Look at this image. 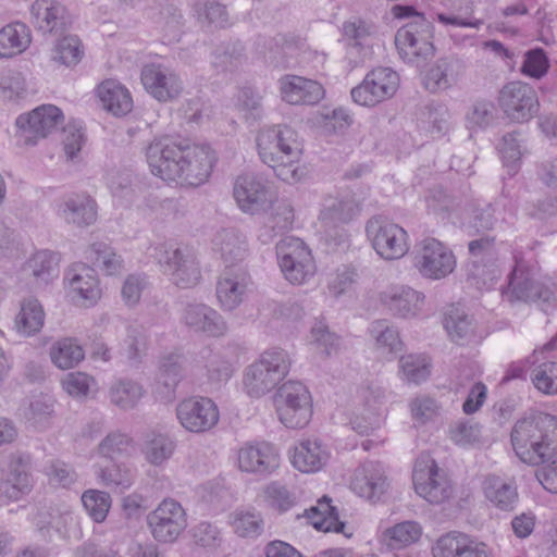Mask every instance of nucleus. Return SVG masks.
<instances>
[{
  "label": "nucleus",
  "mask_w": 557,
  "mask_h": 557,
  "mask_svg": "<svg viewBox=\"0 0 557 557\" xmlns=\"http://www.w3.org/2000/svg\"><path fill=\"white\" fill-rule=\"evenodd\" d=\"M258 153L261 161L273 169L283 182L295 184L306 175V168L299 164L302 146L298 133L286 124L262 128L257 136Z\"/></svg>",
  "instance_id": "f257e3e1"
},
{
  "label": "nucleus",
  "mask_w": 557,
  "mask_h": 557,
  "mask_svg": "<svg viewBox=\"0 0 557 557\" xmlns=\"http://www.w3.org/2000/svg\"><path fill=\"white\" fill-rule=\"evenodd\" d=\"M510 442L516 456L529 466H541L557 451V418L535 412L517 420Z\"/></svg>",
  "instance_id": "f03ea898"
},
{
  "label": "nucleus",
  "mask_w": 557,
  "mask_h": 557,
  "mask_svg": "<svg viewBox=\"0 0 557 557\" xmlns=\"http://www.w3.org/2000/svg\"><path fill=\"white\" fill-rule=\"evenodd\" d=\"M394 11L397 17L411 18L395 35V45L401 59L416 62L418 59L425 60L432 57L435 51L432 42V23L422 13L414 11L412 7L397 5Z\"/></svg>",
  "instance_id": "7ed1b4c3"
},
{
  "label": "nucleus",
  "mask_w": 557,
  "mask_h": 557,
  "mask_svg": "<svg viewBox=\"0 0 557 557\" xmlns=\"http://www.w3.org/2000/svg\"><path fill=\"white\" fill-rule=\"evenodd\" d=\"M292 360L287 351L272 348L248 366L244 373V388L248 396L260 398L271 392L289 372Z\"/></svg>",
  "instance_id": "20e7f679"
},
{
  "label": "nucleus",
  "mask_w": 557,
  "mask_h": 557,
  "mask_svg": "<svg viewBox=\"0 0 557 557\" xmlns=\"http://www.w3.org/2000/svg\"><path fill=\"white\" fill-rule=\"evenodd\" d=\"M280 421L289 429L306 426L312 417V401L308 388L299 381H287L274 395Z\"/></svg>",
  "instance_id": "39448f33"
},
{
  "label": "nucleus",
  "mask_w": 557,
  "mask_h": 557,
  "mask_svg": "<svg viewBox=\"0 0 557 557\" xmlns=\"http://www.w3.org/2000/svg\"><path fill=\"white\" fill-rule=\"evenodd\" d=\"M412 483L416 493L430 504H443L454 494L453 484L446 472L425 454H421L414 462Z\"/></svg>",
  "instance_id": "423d86ee"
},
{
  "label": "nucleus",
  "mask_w": 557,
  "mask_h": 557,
  "mask_svg": "<svg viewBox=\"0 0 557 557\" xmlns=\"http://www.w3.org/2000/svg\"><path fill=\"white\" fill-rule=\"evenodd\" d=\"M412 265L422 277L436 281L455 270L456 257L444 243L426 237L416 244Z\"/></svg>",
  "instance_id": "0eeeda50"
},
{
  "label": "nucleus",
  "mask_w": 557,
  "mask_h": 557,
  "mask_svg": "<svg viewBox=\"0 0 557 557\" xmlns=\"http://www.w3.org/2000/svg\"><path fill=\"white\" fill-rule=\"evenodd\" d=\"M276 256L284 277L294 285L306 284L315 273V263L307 245L297 237H285L276 245Z\"/></svg>",
  "instance_id": "6e6552de"
},
{
  "label": "nucleus",
  "mask_w": 557,
  "mask_h": 557,
  "mask_svg": "<svg viewBox=\"0 0 557 557\" xmlns=\"http://www.w3.org/2000/svg\"><path fill=\"white\" fill-rule=\"evenodd\" d=\"M154 259L171 275L173 283L181 288H189L198 284L201 274L194 253L187 248L172 244H160L154 247Z\"/></svg>",
  "instance_id": "1a4fd4ad"
},
{
  "label": "nucleus",
  "mask_w": 557,
  "mask_h": 557,
  "mask_svg": "<svg viewBox=\"0 0 557 557\" xmlns=\"http://www.w3.org/2000/svg\"><path fill=\"white\" fill-rule=\"evenodd\" d=\"M366 232L374 250L383 259H399L409 249L407 232L398 224L382 216L370 219L367 223Z\"/></svg>",
  "instance_id": "9d476101"
},
{
  "label": "nucleus",
  "mask_w": 557,
  "mask_h": 557,
  "mask_svg": "<svg viewBox=\"0 0 557 557\" xmlns=\"http://www.w3.org/2000/svg\"><path fill=\"white\" fill-rule=\"evenodd\" d=\"M189 143L178 140L170 136L154 138L146 149V158L151 173L163 181H177V175H172L173 165L183 166V160Z\"/></svg>",
  "instance_id": "9b49d317"
},
{
  "label": "nucleus",
  "mask_w": 557,
  "mask_h": 557,
  "mask_svg": "<svg viewBox=\"0 0 557 557\" xmlns=\"http://www.w3.org/2000/svg\"><path fill=\"white\" fill-rule=\"evenodd\" d=\"M147 524L156 541L173 543L187 528V515L177 500L164 498L148 513Z\"/></svg>",
  "instance_id": "f8f14e48"
},
{
  "label": "nucleus",
  "mask_w": 557,
  "mask_h": 557,
  "mask_svg": "<svg viewBox=\"0 0 557 557\" xmlns=\"http://www.w3.org/2000/svg\"><path fill=\"white\" fill-rule=\"evenodd\" d=\"M398 86L399 76L395 71L389 67H376L370 71L350 94L356 103L373 107L393 97Z\"/></svg>",
  "instance_id": "ddd939ff"
},
{
  "label": "nucleus",
  "mask_w": 557,
  "mask_h": 557,
  "mask_svg": "<svg viewBox=\"0 0 557 557\" xmlns=\"http://www.w3.org/2000/svg\"><path fill=\"white\" fill-rule=\"evenodd\" d=\"M499 107L511 121L528 122L539 111L540 103L535 90L522 82H510L499 91Z\"/></svg>",
  "instance_id": "4468645a"
},
{
  "label": "nucleus",
  "mask_w": 557,
  "mask_h": 557,
  "mask_svg": "<svg viewBox=\"0 0 557 557\" xmlns=\"http://www.w3.org/2000/svg\"><path fill=\"white\" fill-rule=\"evenodd\" d=\"M214 151L208 145L190 144L187 147L183 166L173 165L169 172L177 175V181L190 186L203 184L210 176L215 163Z\"/></svg>",
  "instance_id": "2eb2a0df"
},
{
  "label": "nucleus",
  "mask_w": 557,
  "mask_h": 557,
  "mask_svg": "<svg viewBox=\"0 0 557 557\" xmlns=\"http://www.w3.org/2000/svg\"><path fill=\"white\" fill-rule=\"evenodd\" d=\"M176 417L185 430L203 433L218 423L219 409L208 397H189L177 405Z\"/></svg>",
  "instance_id": "dca6fc26"
},
{
  "label": "nucleus",
  "mask_w": 557,
  "mask_h": 557,
  "mask_svg": "<svg viewBox=\"0 0 557 557\" xmlns=\"http://www.w3.org/2000/svg\"><path fill=\"white\" fill-rule=\"evenodd\" d=\"M63 121L61 110L52 104H44L28 114L16 119L18 136L25 145H35L39 138H45Z\"/></svg>",
  "instance_id": "f3484780"
},
{
  "label": "nucleus",
  "mask_w": 557,
  "mask_h": 557,
  "mask_svg": "<svg viewBox=\"0 0 557 557\" xmlns=\"http://www.w3.org/2000/svg\"><path fill=\"white\" fill-rule=\"evenodd\" d=\"M30 457L26 454H14L10 457L5 478L0 481V499L16 502L33 488Z\"/></svg>",
  "instance_id": "a211bd4d"
},
{
  "label": "nucleus",
  "mask_w": 557,
  "mask_h": 557,
  "mask_svg": "<svg viewBox=\"0 0 557 557\" xmlns=\"http://www.w3.org/2000/svg\"><path fill=\"white\" fill-rule=\"evenodd\" d=\"M250 275L243 267H226L219 276L215 295L222 310L233 311L244 301Z\"/></svg>",
  "instance_id": "6ab92c4d"
},
{
  "label": "nucleus",
  "mask_w": 557,
  "mask_h": 557,
  "mask_svg": "<svg viewBox=\"0 0 557 557\" xmlns=\"http://www.w3.org/2000/svg\"><path fill=\"white\" fill-rule=\"evenodd\" d=\"M33 24L42 34L62 36L70 29L73 17L57 0H36L30 7Z\"/></svg>",
  "instance_id": "aec40b11"
},
{
  "label": "nucleus",
  "mask_w": 557,
  "mask_h": 557,
  "mask_svg": "<svg viewBox=\"0 0 557 557\" xmlns=\"http://www.w3.org/2000/svg\"><path fill=\"white\" fill-rule=\"evenodd\" d=\"M141 83L145 89L159 101H170L178 97L183 83L178 75L160 64H147L141 70Z\"/></svg>",
  "instance_id": "412c9836"
},
{
  "label": "nucleus",
  "mask_w": 557,
  "mask_h": 557,
  "mask_svg": "<svg viewBox=\"0 0 557 557\" xmlns=\"http://www.w3.org/2000/svg\"><path fill=\"white\" fill-rule=\"evenodd\" d=\"M502 295L509 302L515 301H536L543 299L547 305L553 299L552 293L535 282L531 273L517 265L508 275V282L502 289Z\"/></svg>",
  "instance_id": "4be33fe9"
},
{
  "label": "nucleus",
  "mask_w": 557,
  "mask_h": 557,
  "mask_svg": "<svg viewBox=\"0 0 557 557\" xmlns=\"http://www.w3.org/2000/svg\"><path fill=\"white\" fill-rule=\"evenodd\" d=\"M55 212L66 224L87 227L97 221L98 206L87 193H73L58 202Z\"/></svg>",
  "instance_id": "5701e85b"
},
{
  "label": "nucleus",
  "mask_w": 557,
  "mask_h": 557,
  "mask_svg": "<svg viewBox=\"0 0 557 557\" xmlns=\"http://www.w3.org/2000/svg\"><path fill=\"white\" fill-rule=\"evenodd\" d=\"M182 321L194 332L211 337L224 336L228 331L225 319L215 309L206 304H187L182 312Z\"/></svg>",
  "instance_id": "b1692460"
},
{
  "label": "nucleus",
  "mask_w": 557,
  "mask_h": 557,
  "mask_svg": "<svg viewBox=\"0 0 557 557\" xmlns=\"http://www.w3.org/2000/svg\"><path fill=\"white\" fill-rule=\"evenodd\" d=\"M69 295L78 305L94 306L101 297L99 278L95 270L87 265H75L65 275Z\"/></svg>",
  "instance_id": "393cba45"
},
{
  "label": "nucleus",
  "mask_w": 557,
  "mask_h": 557,
  "mask_svg": "<svg viewBox=\"0 0 557 557\" xmlns=\"http://www.w3.org/2000/svg\"><path fill=\"white\" fill-rule=\"evenodd\" d=\"M388 486L385 470L380 462L367 461L355 472L351 490L360 497L376 502Z\"/></svg>",
  "instance_id": "a878e982"
},
{
  "label": "nucleus",
  "mask_w": 557,
  "mask_h": 557,
  "mask_svg": "<svg viewBox=\"0 0 557 557\" xmlns=\"http://www.w3.org/2000/svg\"><path fill=\"white\" fill-rule=\"evenodd\" d=\"M238 466L242 471L270 474L280 466V455L275 447L267 442L247 445L238 451Z\"/></svg>",
  "instance_id": "bb28decb"
},
{
  "label": "nucleus",
  "mask_w": 557,
  "mask_h": 557,
  "mask_svg": "<svg viewBox=\"0 0 557 557\" xmlns=\"http://www.w3.org/2000/svg\"><path fill=\"white\" fill-rule=\"evenodd\" d=\"M433 555L434 557H492L484 543L457 532L441 536L433 548Z\"/></svg>",
  "instance_id": "cd10ccee"
},
{
  "label": "nucleus",
  "mask_w": 557,
  "mask_h": 557,
  "mask_svg": "<svg viewBox=\"0 0 557 557\" xmlns=\"http://www.w3.org/2000/svg\"><path fill=\"white\" fill-rule=\"evenodd\" d=\"M282 99L290 104H315L325 90L317 81L297 75H285L280 79Z\"/></svg>",
  "instance_id": "c85d7f7f"
},
{
  "label": "nucleus",
  "mask_w": 557,
  "mask_h": 557,
  "mask_svg": "<svg viewBox=\"0 0 557 557\" xmlns=\"http://www.w3.org/2000/svg\"><path fill=\"white\" fill-rule=\"evenodd\" d=\"M381 301L393 315L407 319L421 311L424 295L411 287L398 286L382 293Z\"/></svg>",
  "instance_id": "c756f323"
},
{
  "label": "nucleus",
  "mask_w": 557,
  "mask_h": 557,
  "mask_svg": "<svg viewBox=\"0 0 557 557\" xmlns=\"http://www.w3.org/2000/svg\"><path fill=\"white\" fill-rule=\"evenodd\" d=\"M294 222V209L287 200H276L270 211L263 216L262 225L258 231V239L268 245L281 234L289 231Z\"/></svg>",
  "instance_id": "7c9ffc66"
},
{
  "label": "nucleus",
  "mask_w": 557,
  "mask_h": 557,
  "mask_svg": "<svg viewBox=\"0 0 557 557\" xmlns=\"http://www.w3.org/2000/svg\"><path fill=\"white\" fill-rule=\"evenodd\" d=\"M359 211V203L350 193L329 196L323 201L319 220L329 227H335L350 222Z\"/></svg>",
  "instance_id": "2f4dec72"
},
{
  "label": "nucleus",
  "mask_w": 557,
  "mask_h": 557,
  "mask_svg": "<svg viewBox=\"0 0 557 557\" xmlns=\"http://www.w3.org/2000/svg\"><path fill=\"white\" fill-rule=\"evenodd\" d=\"M462 65L457 59H438L425 73L423 85L426 90L437 92L450 88L458 79Z\"/></svg>",
  "instance_id": "473e14b6"
},
{
  "label": "nucleus",
  "mask_w": 557,
  "mask_h": 557,
  "mask_svg": "<svg viewBox=\"0 0 557 557\" xmlns=\"http://www.w3.org/2000/svg\"><path fill=\"white\" fill-rule=\"evenodd\" d=\"M234 198L243 211L255 213L265 200V186L253 174H243L235 182Z\"/></svg>",
  "instance_id": "72a5a7b5"
},
{
  "label": "nucleus",
  "mask_w": 557,
  "mask_h": 557,
  "mask_svg": "<svg viewBox=\"0 0 557 557\" xmlns=\"http://www.w3.org/2000/svg\"><path fill=\"white\" fill-rule=\"evenodd\" d=\"M329 460V453L317 438L304 440L295 446L292 462L301 472L319 471Z\"/></svg>",
  "instance_id": "f704fd0d"
},
{
  "label": "nucleus",
  "mask_w": 557,
  "mask_h": 557,
  "mask_svg": "<svg viewBox=\"0 0 557 557\" xmlns=\"http://www.w3.org/2000/svg\"><path fill=\"white\" fill-rule=\"evenodd\" d=\"M483 491L486 499L499 510L512 511L518 505L519 494L513 482L490 475L484 480Z\"/></svg>",
  "instance_id": "c9c22d12"
},
{
  "label": "nucleus",
  "mask_w": 557,
  "mask_h": 557,
  "mask_svg": "<svg viewBox=\"0 0 557 557\" xmlns=\"http://www.w3.org/2000/svg\"><path fill=\"white\" fill-rule=\"evenodd\" d=\"M95 473L100 484L117 493L131 488L136 478L135 469L126 462L112 461L106 466L99 465Z\"/></svg>",
  "instance_id": "e433bc0d"
},
{
  "label": "nucleus",
  "mask_w": 557,
  "mask_h": 557,
  "mask_svg": "<svg viewBox=\"0 0 557 557\" xmlns=\"http://www.w3.org/2000/svg\"><path fill=\"white\" fill-rule=\"evenodd\" d=\"M103 108L115 116H124L132 111L133 100L129 91L114 79L102 82L97 89Z\"/></svg>",
  "instance_id": "4c0bfd02"
},
{
  "label": "nucleus",
  "mask_w": 557,
  "mask_h": 557,
  "mask_svg": "<svg viewBox=\"0 0 557 557\" xmlns=\"http://www.w3.org/2000/svg\"><path fill=\"white\" fill-rule=\"evenodd\" d=\"M213 246L220 253L226 267H237L247 253L245 237L235 228H223L213 238Z\"/></svg>",
  "instance_id": "58836bf2"
},
{
  "label": "nucleus",
  "mask_w": 557,
  "mask_h": 557,
  "mask_svg": "<svg viewBox=\"0 0 557 557\" xmlns=\"http://www.w3.org/2000/svg\"><path fill=\"white\" fill-rule=\"evenodd\" d=\"M539 352H534L527 358L530 364V380L533 386L544 395L557 394V361L540 362Z\"/></svg>",
  "instance_id": "ea45409f"
},
{
  "label": "nucleus",
  "mask_w": 557,
  "mask_h": 557,
  "mask_svg": "<svg viewBox=\"0 0 557 557\" xmlns=\"http://www.w3.org/2000/svg\"><path fill=\"white\" fill-rule=\"evenodd\" d=\"M86 259L92 264V269H98L104 275L120 274L124 267L122 257L115 249L104 243H92L86 250Z\"/></svg>",
  "instance_id": "a19ab883"
},
{
  "label": "nucleus",
  "mask_w": 557,
  "mask_h": 557,
  "mask_svg": "<svg viewBox=\"0 0 557 557\" xmlns=\"http://www.w3.org/2000/svg\"><path fill=\"white\" fill-rule=\"evenodd\" d=\"M29 44V29L24 23H11L0 29V58H12L20 54L27 49Z\"/></svg>",
  "instance_id": "79ce46f5"
},
{
  "label": "nucleus",
  "mask_w": 557,
  "mask_h": 557,
  "mask_svg": "<svg viewBox=\"0 0 557 557\" xmlns=\"http://www.w3.org/2000/svg\"><path fill=\"white\" fill-rule=\"evenodd\" d=\"M372 25L361 18H350L343 24L342 36L348 53L361 54L370 46Z\"/></svg>",
  "instance_id": "37998d69"
},
{
  "label": "nucleus",
  "mask_w": 557,
  "mask_h": 557,
  "mask_svg": "<svg viewBox=\"0 0 557 557\" xmlns=\"http://www.w3.org/2000/svg\"><path fill=\"white\" fill-rule=\"evenodd\" d=\"M444 327L453 342L458 345L470 343L474 338L473 319L459 308H450L445 314Z\"/></svg>",
  "instance_id": "c03bdc74"
},
{
  "label": "nucleus",
  "mask_w": 557,
  "mask_h": 557,
  "mask_svg": "<svg viewBox=\"0 0 557 557\" xmlns=\"http://www.w3.org/2000/svg\"><path fill=\"white\" fill-rule=\"evenodd\" d=\"M45 312L41 304L35 298L25 299L15 318L16 331L24 336L38 333L44 326Z\"/></svg>",
  "instance_id": "a18cd8bd"
},
{
  "label": "nucleus",
  "mask_w": 557,
  "mask_h": 557,
  "mask_svg": "<svg viewBox=\"0 0 557 557\" xmlns=\"http://www.w3.org/2000/svg\"><path fill=\"white\" fill-rule=\"evenodd\" d=\"M186 358L180 351L163 355L159 360V380L173 393L184 377Z\"/></svg>",
  "instance_id": "49530a36"
},
{
  "label": "nucleus",
  "mask_w": 557,
  "mask_h": 557,
  "mask_svg": "<svg viewBox=\"0 0 557 557\" xmlns=\"http://www.w3.org/2000/svg\"><path fill=\"white\" fill-rule=\"evenodd\" d=\"M133 451V438L128 434L120 431L108 433L97 446L98 455L110 461L131 456Z\"/></svg>",
  "instance_id": "de8ad7c7"
},
{
  "label": "nucleus",
  "mask_w": 557,
  "mask_h": 557,
  "mask_svg": "<svg viewBox=\"0 0 557 557\" xmlns=\"http://www.w3.org/2000/svg\"><path fill=\"white\" fill-rule=\"evenodd\" d=\"M143 396V386L132 380H119L109 389L110 401L122 410L135 408Z\"/></svg>",
  "instance_id": "09e8293b"
},
{
  "label": "nucleus",
  "mask_w": 557,
  "mask_h": 557,
  "mask_svg": "<svg viewBox=\"0 0 557 557\" xmlns=\"http://www.w3.org/2000/svg\"><path fill=\"white\" fill-rule=\"evenodd\" d=\"M82 42L75 35H62L51 49V61L66 67L75 66L82 60Z\"/></svg>",
  "instance_id": "8fccbe9b"
},
{
  "label": "nucleus",
  "mask_w": 557,
  "mask_h": 557,
  "mask_svg": "<svg viewBox=\"0 0 557 557\" xmlns=\"http://www.w3.org/2000/svg\"><path fill=\"white\" fill-rule=\"evenodd\" d=\"M85 357L84 349L73 338L55 342L50 348V358L58 368L66 370L76 367Z\"/></svg>",
  "instance_id": "3c124183"
},
{
  "label": "nucleus",
  "mask_w": 557,
  "mask_h": 557,
  "mask_svg": "<svg viewBox=\"0 0 557 557\" xmlns=\"http://www.w3.org/2000/svg\"><path fill=\"white\" fill-rule=\"evenodd\" d=\"M307 517L317 530L336 533L344 531L345 523L338 519L336 508L330 505V499L326 497L319 503L318 507L307 510Z\"/></svg>",
  "instance_id": "603ef678"
},
{
  "label": "nucleus",
  "mask_w": 557,
  "mask_h": 557,
  "mask_svg": "<svg viewBox=\"0 0 557 557\" xmlns=\"http://www.w3.org/2000/svg\"><path fill=\"white\" fill-rule=\"evenodd\" d=\"M176 443L170 436L161 433L151 434L145 442L143 453L152 466H161L174 454Z\"/></svg>",
  "instance_id": "864d4df0"
},
{
  "label": "nucleus",
  "mask_w": 557,
  "mask_h": 557,
  "mask_svg": "<svg viewBox=\"0 0 557 557\" xmlns=\"http://www.w3.org/2000/svg\"><path fill=\"white\" fill-rule=\"evenodd\" d=\"M194 12L202 24L225 28L232 25L227 9L218 0H196Z\"/></svg>",
  "instance_id": "5fc2aeb1"
},
{
  "label": "nucleus",
  "mask_w": 557,
  "mask_h": 557,
  "mask_svg": "<svg viewBox=\"0 0 557 557\" xmlns=\"http://www.w3.org/2000/svg\"><path fill=\"white\" fill-rule=\"evenodd\" d=\"M260 53L275 66H288V54L293 45L287 42L284 35H277L273 38L259 37L257 40Z\"/></svg>",
  "instance_id": "6e6d98bb"
},
{
  "label": "nucleus",
  "mask_w": 557,
  "mask_h": 557,
  "mask_svg": "<svg viewBox=\"0 0 557 557\" xmlns=\"http://www.w3.org/2000/svg\"><path fill=\"white\" fill-rule=\"evenodd\" d=\"M245 48L238 40L223 42L213 52V66L219 71H232L245 59Z\"/></svg>",
  "instance_id": "4d7b16f0"
},
{
  "label": "nucleus",
  "mask_w": 557,
  "mask_h": 557,
  "mask_svg": "<svg viewBox=\"0 0 557 557\" xmlns=\"http://www.w3.org/2000/svg\"><path fill=\"white\" fill-rule=\"evenodd\" d=\"M421 528L417 522L405 521L384 532L386 544L392 549H399L419 540Z\"/></svg>",
  "instance_id": "13d9d810"
},
{
  "label": "nucleus",
  "mask_w": 557,
  "mask_h": 557,
  "mask_svg": "<svg viewBox=\"0 0 557 557\" xmlns=\"http://www.w3.org/2000/svg\"><path fill=\"white\" fill-rule=\"evenodd\" d=\"M26 269L37 281L48 283L58 276L57 256L48 250L38 251L27 261Z\"/></svg>",
  "instance_id": "bf43d9fd"
},
{
  "label": "nucleus",
  "mask_w": 557,
  "mask_h": 557,
  "mask_svg": "<svg viewBox=\"0 0 557 557\" xmlns=\"http://www.w3.org/2000/svg\"><path fill=\"white\" fill-rule=\"evenodd\" d=\"M207 376L210 383L220 385L234 373V364L224 351H210L206 357Z\"/></svg>",
  "instance_id": "052dcab7"
},
{
  "label": "nucleus",
  "mask_w": 557,
  "mask_h": 557,
  "mask_svg": "<svg viewBox=\"0 0 557 557\" xmlns=\"http://www.w3.org/2000/svg\"><path fill=\"white\" fill-rule=\"evenodd\" d=\"M376 346L383 354H396L401 350L403 343L398 332L388 325L385 320H377L371 324L370 329Z\"/></svg>",
  "instance_id": "680f3d73"
},
{
  "label": "nucleus",
  "mask_w": 557,
  "mask_h": 557,
  "mask_svg": "<svg viewBox=\"0 0 557 557\" xmlns=\"http://www.w3.org/2000/svg\"><path fill=\"white\" fill-rule=\"evenodd\" d=\"M495 106L486 99L475 100L466 114L467 127L471 131L490 126L495 119Z\"/></svg>",
  "instance_id": "e2e57ef3"
},
{
  "label": "nucleus",
  "mask_w": 557,
  "mask_h": 557,
  "mask_svg": "<svg viewBox=\"0 0 557 557\" xmlns=\"http://www.w3.org/2000/svg\"><path fill=\"white\" fill-rule=\"evenodd\" d=\"M82 503L95 522H102L111 507V497L108 492L88 490L83 493Z\"/></svg>",
  "instance_id": "0e129e2a"
},
{
  "label": "nucleus",
  "mask_w": 557,
  "mask_h": 557,
  "mask_svg": "<svg viewBox=\"0 0 557 557\" xmlns=\"http://www.w3.org/2000/svg\"><path fill=\"white\" fill-rule=\"evenodd\" d=\"M399 366L404 379L409 383L420 384L425 381L431 373L430 362L423 356H404L399 360Z\"/></svg>",
  "instance_id": "69168bd1"
},
{
  "label": "nucleus",
  "mask_w": 557,
  "mask_h": 557,
  "mask_svg": "<svg viewBox=\"0 0 557 557\" xmlns=\"http://www.w3.org/2000/svg\"><path fill=\"white\" fill-rule=\"evenodd\" d=\"M232 525L242 537H256L263 530V520L256 511H235L232 515Z\"/></svg>",
  "instance_id": "338daca9"
},
{
  "label": "nucleus",
  "mask_w": 557,
  "mask_h": 557,
  "mask_svg": "<svg viewBox=\"0 0 557 557\" xmlns=\"http://www.w3.org/2000/svg\"><path fill=\"white\" fill-rule=\"evenodd\" d=\"M498 220L494 215V208L491 203L483 208L471 206L470 214L465 227L470 235L491 231L495 227Z\"/></svg>",
  "instance_id": "774afa93"
}]
</instances>
